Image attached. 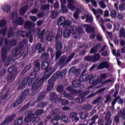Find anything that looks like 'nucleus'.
<instances>
[{
	"label": "nucleus",
	"mask_w": 125,
	"mask_h": 125,
	"mask_svg": "<svg viewBox=\"0 0 125 125\" xmlns=\"http://www.w3.org/2000/svg\"><path fill=\"white\" fill-rule=\"evenodd\" d=\"M15 56H9L8 58L7 62H4L5 67H8L9 66V62H14L16 60Z\"/></svg>",
	"instance_id": "17"
},
{
	"label": "nucleus",
	"mask_w": 125,
	"mask_h": 125,
	"mask_svg": "<svg viewBox=\"0 0 125 125\" xmlns=\"http://www.w3.org/2000/svg\"><path fill=\"white\" fill-rule=\"evenodd\" d=\"M34 64V72L31 73L29 76L25 78L20 84L18 87V89H22L28 83V85L30 86H32L31 90L32 93H31V95L33 96L39 92L40 86L42 85L43 82L46 81L56 71V68L49 66L50 65V61L46 60L42 62L41 68L42 70H44V75L39 80V77L37 72L41 70V62L37 60L35 61Z\"/></svg>",
	"instance_id": "1"
},
{
	"label": "nucleus",
	"mask_w": 125,
	"mask_h": 125,
	"mask_svg": "<svg viewBox=\"0 0 125 125\" xmlns=\"http://www.w3.org/2000/svg\"><path fill=\"white\" fill-rule=\"evenodd\" d=\"M120 96H118L117 97L115 98L111 103L112 106H115V104H116V103H117V101H118V100H119V99H120Z\"/></svg>",
	"instance_id": "53"
},
{
	"label": "nucleus",
	"mask_w": 125,
	"mask_h": 125,
	"mask_svg": "<svg viewBox=\"0 0 125 125\" xmlns=\"http://www.w3.org/2000/svg\"><path fill=\"white\" fill-rule=\"evenodd\" d=\"M83 97L79 96L76 99V101L77 103H83Z\"/></svg>",
	"instance_id": "52"
},
{
	"label": "nucleus",
	"mask_w": 125,
	"mask_h": 125,
	"mask_svg": "<svg viewBox=\"0 0 125 125\" xmlns=\"http://www.w3.org/2000/svg\"><path fill=\"white\" fill-rule=\"evenodd\" d=\"M53 39H54V36L53 35V34H51V33H49V34H48L47 37V40L48 42H51Z\"/></svg>",
	"instance_id": "51"
},
{
	"label": "nucleus",
	"mask_w": 125,
	"mask_h": 125,
	"mask_svg": "<svg viewBox=\"0 0 125 125\" xmlns=\"http://www.w3.org/2000/svg\"><path fill=\"white\" fill-rule=\"evenodd\" d=\"M46 106V103H41L37 105V108H44Z\"/></svg>",
	"instance_id": "55"
},
{
	"label": "nucleus",
	"mask_w": 125,
	"mask_h": 125,
	"mask_svg": "<svg viewBox=\"0 0 125 125\" xmlns=\"http://www.w3.org/2000/svg\"><path fill=\"white\" fill-rule=\"evenodd\" d=\"M119 38L122 39V38H124L125 39V28H121L119 34Z\"/></svg>",
	"instance_id": "31"
},
{
	"label": "nucleus",
	"mask_w": 125,
	"mask_h": 125,
	"mask_svg": "<svg viewBox=\"0 0 125 125\" xmlns=\"http://www.w3.org/2000/svg\"><path fill=\"white\" fill-rule=\"evenodd\" d=\"M61 37H62V29H59L58 30L57 34L56 36V42H61V41H59V39H61Z\"/></svg>",
	"instance_id": "24"
},
{
	"label": "nucleus",
	"mask_w": 125,
	"mask_h": 125,
	"mask_svg": "<svg viewBox=\"0 0 125 125\" xmlns=\"http://www.w3.org/2000/svg\"><path fill=\"white\" fill-rule=\"evenodd\" d=\"M55 48L57 50L56 53L55 60H58L62 54V48H63V42L62 41H59L56 42Z\"/></svg>",
	"instance_id": "7"
},
{
	"label": "nucleus",
	"mask_w": 125,
	"mask_h": 125,
	"mask_svg": "<svg viewBox=\"0 0 125 125\" xmlns=\"http://www.w3.org/2000/svg\"><path fill=\"white\" fill-rule=\"evenodd\" d=\"M48 56H49L48 53H44L41 55V59H44V60H45V59H47Z\"/></svg>",
	"instance_id": "50"
},
{
	"label": "nucleus",
	"mask_w": 125,
	"mask_h": 125,
	"mask_svg": "<svg viewBox=\"0 0 125 125\" xmlns=\"http://www.w3.org/2000/svg\"><path fill=\"white\" fill-rule=\"evenodd\" d=\"M2 94H3V93L1 92L0 93V99H5L8 96V92H6L4 95L2 96Z\"/></svg>",
	"instance_id": "45"
},
{
	"label": "nucleus",
	"mask_w": 125,
	"mask_h": 125,
	"mask_svg": "<svg viewBox=\"0 0 125 125\" xmlns=\"http://www.w3.org/2000/svg\"><path fill=\"white\" fill-rule=\"evenodd\" d=\"M67 7L71 10H75V5H74V0H67Z\"/></svg>",
	"instance_id": "20"
},
{
	"label": "nucleus",
	"mask_w": 125,
	"mask_h": 125,
	"mask_svg": "<svg viewBox=\"0 0 125 125\" xmlns=\"http://www.w3.org/2000/svg\"><path fill=\"white\" fill-rule=\"evenodd\" d=\"M11 7L10 5L8 4H5L4 6L2 7V9L4 12H9L10 11Z\"/></svg>",
	"instance_id": "26"
},
{
	"label": "nucleus",
	"mask_w": 125,
	"mask_h": 125,
	"mask_svg": "<svg viewBox=\"0 0 125 125\" xmlns=\"http://www.w3.org/2000/svg\"><path fill=\"white\" fill-rule=\"evenodd\" d=\"M16 117V114L15 113H13V114L7 116L5 119L3 120L2 122L0 124V125H6L11 123L13 120H14V118Z\"/></svg>",
	"instance_id": "13"
},
{
	"label": "nucleus",
	"mask_w": 125,
	"mask_h": 125,
	"mask_svg": "<svg viewBox=\"0 0 125 125\" xmlns=\"http://www.w3.org/2000/svg\"><path fill=\"white\" fill-rule=\"evenodd\" d=\"M85 22H87V23H92V22H93V17L87 14Z\"/></svg>",
	"instance_id": "38"
},
{
	"label": "nucleus",
	"mask_w": 125,
	"mask_h": 125,
	"mask_svg": "<svg viewBox=\"0 0 125 125\" xmlns=\"http://www.w3.org/2000/svg\"><path fill=\"white\" fill-rule=\"evenodd\" d=\"M63 89H64V87H63V86L62 85L59 86L57 88V90L58 92H62Z\"/></svg>",
	"instance_id": "60"
},
{
	"label": "nucleus",
	"mask_w": 125,
	"mask_h": 125,
	"mask_svg": "<svg viewBox=\"0 0 125 125\" xmlns=\"http://www.w3.org/2000/svg\"><path fill=\"white\" fill-rule=\"evenodd\" d=\"M72 73L75 75V76H79L81 73V70L80 69H74L72 71Z\"/></svg>",
	"instance_id": "47"
},
{
	"label": "nucleus",
	"mask_w": 125,
	"mask_h": 125,
	"mask_svg": "<svg viewBox=\"0 0 125 125\" xmlns=\"http://www.w3.org/2000/svg\"><path fill=\"white\" fill-rule=\"evenodd\" d=\"M34 26V23L32 22V21H28L25 22L24 24V28L25 29H31L32 27Z\"/></svg>",
	"instance_id": "22"
},
{
	"label": "nucleus",
	"mask_w": 125,
	"mask_h": 125,
	"mask_svg": "<svg viewBox=\"0 0 125 125\" xmlns=\"http://www.w3.org/2000/svg\"><path fill=\"white\" fill-rule=\"evenodd\" d=\"M31 67H32L31 64H29L25 66L24 69H23L21 73V75H25V74H26V73H27V72H28L31 69Z\"/></svg>",
	"instance_id": "35"
},
{
	"label": "nucleus",
	"mask_w": 125,
	"mask_h": 125,
	"mask_svg": "<svg viewBox=\"0 0 125 125\" xmlns=\"http://www.w3.org/2000/svg\"><path fill=\"white\" fill-rule=\"evenodd\" d=\"M30 94V89H26L23 91L21 92V95L19 97V99L16 101V102L13 104V107H16L20 105L21 102L24 101V100L28 95Z\"/></svg>",
	"instance_id": "5"
},
{
	"label": "nucleus",
	"mask_w": 125,
	"mask_h": 125,
	"mask_svg": "<svg viewBox=\"0 0 125 125\" xmlns=\"http://www.w3.org/2000/svg\"><path fill=\"white\" fill-rule=\"evenodd\" d=\"M61 8L62 13H67L68 12V8L65 6V4H61Z\"/></svg>",
	"instance_id": "41"
},
{
	"label": "nucleus",
	"mask_w": 125,
	"mask_h": 125,
	"mask_svg": "<svg viewBox=\"0 0 125 125\" xmlns=\"http://www.w3.org/2000/svg\"><path fill=\"white\" fill-rule=\"evenodd\" d=\"M58 114H60V109L59 108H55L52 111V114L53 116H55V115H57Z\"/></svg>",
	"instance_id": "42"
},
{
	"label": "nucleus",
	"mask_w": 125,
	"mask_h": 125,
	"mask_svg": "<svg viewBox=\"0 0 125 125\" xmlns=\"http://www.w3.org/2000/svg\"><path fill=\"white\" fill-rule=\"evenodd\" d=\"M85 31L86 33L92 34V33H94V32H95V28H94V26L86 25L85 27Z\"/></svg>",
	"instance_id": "19"
},
{
	"label": "nucleus",
	"mask_w": 125,
	"mask_h": 125,
	"mask_svg": "<svg viewBox=\"0 0 125 125\" xmlns=\"http://www.w3.org/2000/svg\"><path fill=\"white\" fill-rule=\"evenodd\" d=\"M101 58V56L99 54H94L93 56L88 55L84 57V61L88 62H93L95 63L97 61H99Z\"/></svg>",
	"instance_id": "9"
},
{
	"label": "nucleus",
	"mask_w": 125,
	"mask_h": 125,
	"mask_svg": "<svg viewBox=\"0 0 125 125\" xmlns=\"http://www.w3.org/2000/svg\"><path fill=\"white\" fill-rule=\"evenodd\" d=\"M71 24H72L71 21L68 20H65L64 21L61 22L60 25L64 27L65 26H69V25H71Z\"/></svg>",
	"instance_id": "29"
},
{
	"label": "nucleus",
	"mask_w": 125,
	"mask_h": 125,
	"mask_svg": "<svg viewBox=\"0 0 125 125\" xmlns=\"http://www.w3.org/2000/svg\"><path fill=\"white\" fill-rule=\"evenodd\" d=\"M75 53H71L67 58V62H70V61H71V60H72V59L75 57Z\"/></svg>",
	"instance_id": "48"
},
{
	"label": "nucleus",
	"mask_w": 125,
	"mask_h": 125,
	"mask_svg": "<svg viewBox=\"0 0 125 125\" xmlns=\"http://www.w3.org/2000/svg\"><path fill=\"white\" fill-rule=\"evenodd\" d=\"M50 97V100L53 101L54 103H56L58 101L59 102H62L63 99L61 98H58L57 94L55 92H51L49 94Z\"/></svg>",
	"instance_id": "14"
},
{
	"label": "nucleus",
	"mask_w": 125,
	"mask_h": 125,
	"mask_svg": "<svg viewBox=\"0 0 125 125\" xmlns=\"http://www.w3.org/2000/svg\"><path fill=\"white\" fill-rule=\"evenodd\" d=\"M59 14V12L58 11H52L51 12V18H52V19H55L56 17H57Z\"/></svg>",
	"instance_id": "37"
},
{
	"label": "nucleus",
	"mask_w": 125,
	"mask_h": 125,
	"mask_svg": "<svg viewBox=\"0 0 125 125\" xmlns=\"http://www.w3.org/2000/svg\"><path fill=\"white\" fill-rule=\"evenodd\" d=\"M120 117L118 115H116L114 117V122L116 123V124H119L120 123Z\"/></svg>",
	"instance_id": "59"
},
{
	"label": "nucleus",
	"mask_w": 125,
	"mask_h": 125,
	"mask_svg": "<svg viewBox=\"0 0 125 125\" xmlns=\"http://www.w3.org/2000/svg\"><path fill=\"white\" fill-rule=\"evenodd\" d=\"M111 119V113L107 112L105 115V120H110Z\"/></svg>",
	"instance_id": "61"
},
{
	"label": "nucleus",
	"mask_w": 125,
	"mask_h": 125,
	"mask_svg": "<svg viewBox=\"0 0 125 125\" xmlns=\"http://www.w3.org/2000/svg\"><path fill=\"white\" fill-rule=\"evenodd\" d=\"M2 36H5V34L7 32V27H4L1 30Z\"/></svg>",
	"instance_id": "64"
},
{
	"label": "nucleus",
	"mask_w": 125,
	"mask_h": 125,
	"mask_svg": "<svg viewBox=\"0 0 125 125\" xmlns=\"http://www.w3.org/2000/svg\"><path fill=\"white\" fill-rule=\"evenodd\" d=\"M80 12H81V11H80V9H78L76 10V11L74 13L73 17L76 20H78L79 19V16L80 15Z\"/></svg>",
	"instance_id": "40"
},
{
	"label": "nucleus",
	"mask_w": 125,
	"mask_h": 125,
	"mask_svg": "<svg viewBox=\"0 0 125 125\" xmlns=\"http://www.w3.org/2000/svg\"><path fill=\"white\" fill-rule=\"evenodd\" d=\"M97 67V70H102L105 68L106 69H108L110 67V65L107 62H102L99 64L98 65L97 63H94L89 69V70H93L95 69Z\"/></svg>",
	"instance_id": "8"
},
{
	"label": "nucleus",
	"mask_w": 125,
	"mask_h": 125,
	"mask_svg": "<svg viewBox=\"0 0 125 125\" xmlns=\"http://www.w3.org/2000/svg\"><path fill=\"white\" fill-rule=\"evenodd\" d=\"M4 44L3 46L1 49V59L3 62L5 61L6 59V56H7V52L10 50V46H15L17 43L16 40H11L8 41L7 39L4 38Z\"/></svg>",
	"instance_id": "2"
},
{
	"label": "nucleus",
	"mask_w": 125,
	"mask_h": 125,
	"mask_svg": "<svg viewBox=\"0 0 125 125\" xmlns=\"http://www.w3.org/2000/svg\"><path fill=\"white\" fill-rule=\"evenodd\" d=\"M112 52L113 55H115V56H121V54L119 53L120 51H117V52L116 53V50L112 49Z\"/></svg>",
	"instance_id": "57"
},
{
	"label": "nucleus",
	"mask_w": 125,
	"mask_h": 125,
	"mask_svg": "<svg viewBox=\"0 0 125 125\" xmlns=\"http://www.w3.org/2000/svg\"><path fill=\"white\" fill-rule=\"evenodd\" d=\"M96 76H93L92 74L89 75L87 77L85 75L82 74L78 80V81L81 83V82H88L89 81V83L93 84L94 85H96L98 83V79L96 78Z\"/></svg>",
	"instance_id": "4"
},
{
	"label": "nucleus",
	"mask_w": 125,
	"mask_h": 125,
	"mask_svg": "<svg viewBox=\"0 0 125 125\" xmlns=\"http://www.w3.org/2000/svg\"><path fill=\"white\" fill-rule=\"evenodd\" d=\"M66 90L69 91L71 94H79V93H82V90H75L73 89V87L71 86L67 87Z\"/></svg>",
	"instance_id": "16"
},
{
	"label": "nucleus",
	"mask_w": 125,
	"mask_h": 125,
	"mask_svg": "<svg viewBox=\"0 0 125 125\" xmlns=\"http://www.w3.org/2000/svg\"><path fill=\"white\" fill-rule=\"evenodd\" d=\"M13 23L14 25H23L24 24V19L21 17H17Z\"/></svg>",
	"instance_id": "15"
},
{
	"label": "nucleus",
	"mask_w": 125,
	"mask_h": 125,
	"mask_svg": "<svg viewBox=\"0 0 125 125\" xmlns=\"http://www.w3.org/2000/svg\"><path fill=\"white\" fill-rule=\"evenodd\" d=\"M23 119L24 117L23 116H20L18 120H16L14 121L15 125H21L23 124Z\"/></svg>",
	"instance_id": "23"
},
{
	"label": "nucleus",
	"mask_w": 125,
	"mask_h": 125,
	"mask_svg": "<svg viewBox=\"0 0 125 125\" xmlns=\"http://www.w3.org/2000/svg\"><path fill=\"white\" fill-rule=\"evenodd\" d=\"M110 15L112 18H116V17H117V12L116 10H112L110 13Z\"/></svg>",
	"instance_id": "54"
},
{
	"label": "nucleus",
	"mask_w": 125,
	"mask_h": 125,
	"mask_svg": "<svg viewBox=\"0 0 125 125\" xmlns=\"http://www.w3.org/2000/svg\"><path fill=\"white\" fill-rule=\"evenodd\" d=\"M18 46L12 50V54L13 56H17V55H19V54H20V50L23 49V47H24L23 42H20Z\"/></svg>",
	"instance_id": "12"
},
{
	"label": "nucleus",
	"mask_w": 125,
	"mask_h": 125,
	"mask_svg": "<svg viewBox=\"0 0 125 125\" xmlns=\"http://www.w3.org/2000/svg\"><path fill=\"white\" fill-rule=\"evenodd\" d=\"M92 106L89 104H84L82 106V110L83 111H90L92 108Z\"/></svg>",
	"instance_id": "25"
},
{
	"label": "nucleus",
	"mask_w": 125,
	"mask_h": 125,
	"mask_svg": "<svg viewBox=\"0 0 125 125\" xmlns=\"http://www.w3.org/2000/svg\"><path fill=\"white\" fill-rule=\"evenodd\" d=\"M6 73V69L4 68L0 71V76H4Z\"/></svg>",
	"instance_id": "63"
},
{
	"label": "nucleus",
	"mask_w": 125,
	"mask_h": 125,
	"mask_svg": "<svg viewBox=\"0 0 125 125\" xmlns=\"http://www.w3.org/2000/svg\"><path fill=\"white\" fill-rule=\"evenodd\" d=\"M65 20H66V19L64 17H61L58 20V23L59 24V23L63 22V21H64V22Z\"/></svg>",
	"instance_id": "58"
},
{
	"label": "nucleus",
	"mask_w": 125,
	"mask_h": 125,
	"mask_svg": "<svg viewBox=\"0 0 125 125\" xmlns=\"http://www.w3.org/2000/svg\"><path fill=\"white\" fill-rule=\"evenodd\" d=\"M42 45L41 43L37 44L35 46V49L38 50L39 53H42V52H43V51L45 50V48H44V47H42Z\"/></svg>",
	"instance_id": "18"
},
{
	"label": "nucleus",
	"mask_w": 125,
	"mask_h": 125,
	"mask_svg": "<svg viewBox=\"0 0 125 125\" xmlns=\"http://www.w3.org/2000/svg\"><path fill=\"white\" fill-rule=\"evenodd\" d=\"M66 74L67 69L66 68H64L62 71H57L55 74H54L53 76L48 81L49 85L47 87L46 90L47 92H49L51 89H53L55 81H56L57 79L59 78H63V77L66 75Z\"/></svg>",
	"instance_id": "3"
},
{
	"label": "nucleus",
	"mask_w": 125,
	"mask_h": 125,
	"mask_svg": "<svg viewBox=\"0 0 125 125\" xmlns=\"http://www.w3.org/2000/svg\"><path fill=\"white\" fill-rule=\"evenodd\" d=\"M43 113V110L42 109H37L35 111V115L37 118V122H39L40 121V118L38 117V116L40 115H42Z\"/></svg>",
	"instance_id": "27"
},
{
	"label": "nucleus",
	"mask_w": 125,
	"mask_h": 125,
	"mask_svg": "<svg viewBox=\"0 0 125 125\" xmlns=\"http://www.w3.org/2000/svg\"><path fill=\"white\" fill-rule=\"evenodd\" d=\"M98 119V115H95L93 116L91 118L92 122L90 123L89 125H93L95 124V122H96V120Z\"/></svg>",
	"instance_id": "39"
},
{
	"label": "nucleus",
	"mask_w": 125,
	"mask_h": 125,
	"mask_svg": "<svg viewBox=\"0 0 125 125\" xmlns=\"http://www.w3.org/2000/svg\"><path fill=\"white\" fill-rule=\"evenodd\" d=\"M68 63V62H67V55H63L60 58L58 61V64L60 66V68L62 69V68L65 67Z\"/></svg>",
	"instance_id": "11"
},
{
	"label": "nucleus",
	"mask_w": 125,
	"mask_h": 125,
	"mask_svg": "<svg viewBox=\"0 0 125 125\" xmlns=\"http://www.w3.org/2000/svg\"><path fill=\"white\" fill-rule=\"evenodd\" d=\"M72 85L73 87H79L81 85V82L79 80H75L72 82Z\"/></svg>",
	"instance_id": "33"
},
{
	"label": "nucleus",
	"mask_w": 125,
	"mask_h": 125,
	"mask_svg": "<svg viewBox=\"0 0 125 125\" xmlns=\"http://www.w3.org/2000/svg\"><path fill=\"white\" fill-rule=\"evenodd\" d=\"M28 10V5H26L21 8L20 10V14L21 15H24Z\"/></svg>",
	"instance_id": "28"
},
{
	"label": "nucleus",
	"mask_w": 125,
	"mask_h": 125,
	"mask_svg": "<svg viewBox=\"0 0 125 125\" xmlns=\"http://www.w3.org/2000/svg\"><path fill=\"white\" fill-rule=\"evenodd\" d=\"M14 29L12 27H10L8 33V38H11L13 36H14V32H13Z\"/></svg>",
	"instance_id": "36"
},
{
	"label": "nucleus",
	"mask_w": 125,
	"mask_h": 125,
	"mask_svg": "<svg viewBox=\"0 0 125 125\" xmlns=\"http://www.w3.org/2000/svg\"><path fill=\"white\" fill-rule=\"evenodd\" d=\"M99 4L102 8H106V4L104 1H101L99 2Z\"/></svg>",
	"instance_id": "62"
},
{
	"label": "nucleus",
	"mask_w": 125,
	"mask_h": 125,
	"mask_svg": "<svg viewBox=\"0 0 125 125\" xmlns=\"http://www.w3.org/2000/svg\"><path fill=\"white\" fill-rule=\"evenodd\" d=\"M54 121L57 122V123L56 124L54 123V125H58V121H59V120H60L61 119V116H60V115H56L54 117Z\"/></svg>",
	"instance_id": "49"
},
{
	"label": "nucleus",
	"mask_w": 125,
	"mask_h": 125,
	"mask_svg": "<svg viewBox=\"0 0 125 125\" xmlns=\"http://www.w3.org/2000/svg\"><path fill=\"white\" fill-rule=\"evenodd\" d=\"M5 26H6V21L4 19L0 20V27L2 28L3 27H5Z\"/></svg>",
	"instance_id": "43"
},
{
	"label": "nucleus",
	"mask_w": 125,
	"mask_h": 125,
	"mask_svg": "<svg viewBox=\"0 0 125 125\" xmlns=\"http://www.w3.org/2000/svg\"><path fill=\"white\" fill-rule=\"evenodd\" d=\"M106 100L104 101V103H108L112 97L109 94H107L105 96Z\"/></svg>",
	"instance_id": "56"
},
{
	"label": "nucleus",
	"mask_w": 125,
	"mask_h": 125,
	"mask_svg": "<svg viewBox=\"0 0 125 125\" xmlns=\"http://www.w3.org/2000/svg\"><path fill=\"white\" fill-rule=\"evenodd\" d=\"M8 71L10 74L7 77V81L12 83L15 80V77L17 76L18 71L14 66H10L8 68Z\"/></svg>",
	"instance_id": "6"
},
{
	"label": "nucleus",
	"mask_w": 125,
	"mask_h": 125,
	"mask_svg": "<svg viewBox=\"0 0 125 125\" xmlns=\"http://www.w3.org/2000/svg\"><path fill=\"white\" fill-rule=\"evenodd\" d=\"M63 35L64 38H69L71 36V30L68 29H65Z\"/></svg>",
	"instance_id": "30"
},
{
	"label": "nucleus",
	"mask_w": 125,
	"mask_h": 125,
	"mask_svg": "<svg viewBox=\"0 0 125 125\" xmlns=\"http://www.w3.org/2000/svg\"><path fill=\"white\" fill-rule=\"evenodd\" d=\"M35 104H36V102H33V104H31L30 103H28L26 105H25L23 107H22L21 111H24V110H26V109H27V108H28V107H29L30 105V107H33V106H35Z\"/></svg>",
	"instance_id": "32"
},
{
	"label": "nucleus",
	"mask_w": 125,
	"mask_h": 125,
	"mask_svg": "<svg viewBox=\"0 0 125 125\" xmlns=\"http://www.w3.org/2000/svg\"><path fill=\"white\" fill-rule=\"evenodd\" d=\"M50 7V5L48 4L47 5H42L41 7V9L42 10H46V9H49Z\"/></svg>",
	"instance_id": "44"
},
{
	"label": "nucleus",
	"mask_w": 125,
	"mask_h": 125,
	"mask_svg": "<svg viewBox=\"0 0 125 125\" xmlns=\"http://www.w3.org/2000/svg\"><path fill=\"white\" fill-rule=\"evenodd\" d=\"M68 117L66 115H62L61 118L62 121L65 124L68 123Z\"/></svg>",
	"instance_id": "46"
},
{
	"label": "nucleus",
	"mask_w": 125,
	"mask_h": 125,
	"mask_svg": "<svg viewBox=\"0 0 125 125\" xmlns=\"http://www.w3.org/2000/svg\"><path fill=\"white\" fill-rule=\"evenodd\" d=\"M69 30H70L71 33L73 35H76V34H77V32H78L77 26L75 25H72Z\"/></svg>",
	"instance_id": "34"
},
{
	"label": "nucleus",
	"mask_w": 125,
	"mask_h": 125,
	"mask_svg": "<svg viewBox=\"0 0 125 125\" xmlns=\"http://www.w3.org/2000/svg\"><path fill=\"white\" fill-rule=\"evenodd\" d=\"M45 94H46V91H42L38 96L37 98V101L40 102V101L43 100L45 96Z\"/></svg>",
	"instance_id": "21"
},
{
	"label": "nucleus",
	"mask_w": 125,
	"mask_h": 125,
	"mask_svg": "<svg viewBox=\"0 0 125 125\" xmlns=\"http://www.w3.org/2000/svg\"><path fill=\"white\" fill-rule=\"evenodd\" d=\"M31 121L35 122V123H38L36 114L33 113V112L30 111L27 114V117L25 118L24 122L25 123H30Z\"/></svg>",
	"instance_id": "10"
}]
</instances>
